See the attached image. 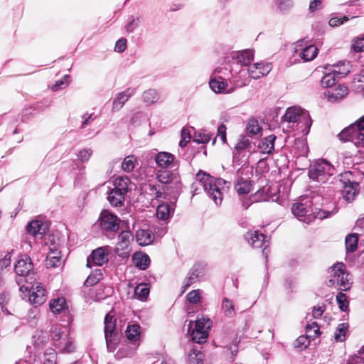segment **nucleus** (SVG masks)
Listing matches in <instances>:
<instances>
[{
    "instance_id": "1",
    "label": "nucleus",
    "mask_w": 364,
    "mask_h": 364,
    "mask_svg": "<svg viewBox=\"0 0 364 364\" xmlns=\"http://www.w3.org/2000/svg\"><path fill=\"white\" fill-rule=\"evenodd\" d=\"M196 181L203 187L204 191L216 205H220L223 198L227 182L220 178H214L200 171L196 174Z\"/></svg>"
},
{
    "instance_id": "2",
    "label": "nucleus",
    "mask_w": 364,
    "mask_h": 364,
    "mask_svg": "<svg viewBox=\"0 0 364 364\" xmlns=\"http://www.w3.org/2000/svg\"><path fill=\"white\" fill-rule=\"evenodd\" d=\"M291 212L299 220L309 223L310 218L324 219L330 215V212L317 208H313L311 201L296 203L292 205Z\"/></svg>"
},
{
    "instance_id": "3",
    "label": "nucleus",
    "mask_w": 364,
    "mask_h": 364,
    "mask_svg": "<svg viewBox=\"0 0 364 364\" xmlns=\"http://www.w3.org/2000/svg\"><path fill=\"white\" fill-rule=\"evenodd\" d=\"M341 141H350L357 146H364V115L338 135Z\"/></svg>"
},
{
    "instance_id": "4",
    "label": "nucleus",
    "mask_w": 364,
    "mask_h": 364,
    "mask_svg": "<svg viewBox=\"0 0 364 364\" xmlns=\"http://www.w3.org/2000/svg\"><path fill=\"white\" fill-rule=\"evenodd\" d=\"M334 173L333 166L327 161L321 159L311 164L309 168V176L310 179L321 183L328 181Z\"/></svg>"
},
{
    "instance_id": "5",
    "label": "nucleus",
    "mask_w": 364,
    "mask_h": 364,
    "mask_svg": "<svg viewBox=\"0 0 364 364\" xmlns=\"http://www.w3.org/2000/svg\"><path fill=\"white\" fill-rule=\"evenodd\" d=\"M102 232L108 238H113L119 230L120 219L107 210H102L97 220Z\"/></svg>"
},
{
    "instance_id": "6",
    "label": "nucleus",
    "mask_w": 364,
    "mask_h": 364,
    "mask_svg": "<svg viewBox=\"0 0 364 364\" xmlns=\"http://www.w3.org/2000/svg\"><path fill=\"white\" fill-rule=\"evenodd\" d=\"M331 278L328 281V286L337 284L341 291H347L350 289L349 274L346 272V266L343 263H337L328 269Z\"/></svg>"
},
{
    "instance_id": "7",
    "label": "nucleus",
    "mask_w": 364,
    "mask_h": 364,
    "mask_svg": "<svg viewBox=\"0 0 364 364\" xmlns=\"http://www.w3.org/2000/svg\"><path fill=\"white\" fill-rule=\"evenodd\" d=\"M116 320L110 314H107L105 317V337L107 343V348L109 351L112 352L116 349L119 341V336L115 330Z\"/></svg>"
},
{
    "instance_id": "8",
    "label": "nucleus",
    "mask_w": 364,
    "mask_h": 364,
    "mask_svg": "<svg viewBox=\"0 0 364 364\" xmlns=\"http://www.w3.org/2000/svg\"><path fill=\"white\" fill-rule=\"evenodd\" d=\"M284 119L288 122H296L299 121H304L306 127L309 129L311 126V119L308 112H304L300 107H291L287 109Z\"/></svg>"
},
{
    "instance_id": "9",
    "label": "nucleus",
    "mask_w": 364,
    "mask_h": 364,
    "mask_svg": "<svg viewBox=\"0 0 364 364\" xmlns=\"http://www.w3.org/2000/svg\"><path fill=\"white\" fill-rule=\"evenodd\" d=\"M109 250L108 246L100 247L93 250L90 257L87 259V266L92 267L94 265L102 266L109 260Z\"/></svg>"
},
{
    "instance_id": "10",
    "label": "nucleus",
    "mask_w": 364,
    "mask_h": 364,
    "mask_svg": "<svg viewBox=\"0 0 364 364\" xmlns=\"http://www.w3.org/2000/svg\"><path fill=\"white\" fill-rule=\"evenodd\" d=\"M246 240L255 248H261L264 247L262 254L267 258V247L269 246V241L266 240L265 235L258 231L248 232L245 235Z\"/></svg>"
},
{
    "instance_id": "11",
    "label": "nucleus",
    "mask_w": 364,
    "mask_h": 364,
    "mask_svg": "<svg viewBox=\"0 0 364 364\" xmlns=\"http://www.w3.org/2000/svg\"><path fill=\"white\" fill-rule=\"evenodd\" d=\"M159 181L164 184H173L177 191L180 188V178L177 173L171 172L166 168H161L157 172Z\"/></svg>"
},
{
    "instance_id": "12",
    "label": "nucleus",
    "mask_w": 364,
    "mask_h": 364,
    "mask_svg": "<svg viewBox=\"0 0 364 364\" xmlns=\"http://www.w3.org/2000/svg\"><path fill=\"white\" fill-rule=\"evenodd\" d=\"M272 70V65L269 63H256L248 67L247 72L252 78L257 80L269 74Z\"/></svg>"
},
{
    "instance_id": "13",
    "label": "nucleus",
    "mask_w": 364,
    "mask_h": 364,
    "mask_svg": "<svg viewBox=\"0 0 364 364\" xmlns=\"http://www.w3.org/2000/svg\"><path fill=\"white\" fill-rule=\"evenodd\" d=\"M348 95V88L344 85H339L331 90H326L323 95L331 103L341 101Z\"/></svg>"
},
{
    "instance_id": "14",
    "label": "nucleus",
    "mask_w": 364,
    "mask_h": 364,
    "mask_svg": "<svg viewBox=\"0 0 364 364\" xmlns=\"http://www.w3.org/2000/svg\"><path fill=\"white\" fill-rule=\"evenodd\" d=\"M136 92V89L133 87H129L124 91L119 92L114 98L112 102V112L119 111L124 104L129 100V99L133 96Z\"/></svg>"
},
{
    "instance_id": "15",
    "label": "nucleus",
    "mask_w": 364,
    "mask_h": 364,
    "mask_svg": "<svg viewBox=\"0 0 364 364\" xmlns=\"http://www.w3.org/2000/svg\"><path fill=\"white\" fill-rule=\"evenodd\" d=\"M46 300V290L41 284H37L30 290L29 301L33 305H41Z\"/></svg>"
},
{
    "instance_id": "16",
    "label": "nucleus",
    "mask_w": 364,
    "mask_h": 364,
    "mask_svg": "<svg viewBox=\"0 0 364 364\" xmlns=\"http://www.w3.org/2000/svg\"><path fill=\"white\" fill-rule=\"evenodd\" d=\"M174 155L166 151L159 152L154 157L156 165L161 168L174 166Z\"/></svg>"
},
{
    "instance_id": "17",
    "label": "nucleus",
    "mask_w": 364,
    "mask_h": 364,
    "mask_svg": "<svg viewBox=\"0 0 364 364\" xmlns=\"http://www.w3.org/2000/svg\"><path fill=\"white\" fill-rule=\"evenodd\" d=\"M325 69L332 72L337 77H343L350 72V63L348 61H341L337 64L328 65Z\"/></svg>"
},
{
    "instance_id": "18",
    "label": "nucleus",
    "mask_w": 364,
    "mask_h": 364,
    "mask_svg": "<svg viewBox=\"0 0 364 364\" xmlns=\"http://www.w3.org/2000/svg\"><path fill=\"white\" fill-rule=\"evenodd\" d=\"M68 333L65 327L54 326L51 328L50 336L53 345L58 348H61L63 341H65Z\"/></svg>"
},
{
    "instance_id": "19",
    "label": "nucleus",
    "mask_w": 364,
    "mask_h": 364,
    "mask_svg": "<svg viewBox=\"0 0 364 364\" xmlns=\"http://www.w3.org/2000/svg\"><path fill=\"white\" fill-rule=\"evenodd\" d=\"M33 263L29 257L18 259L15 264L16 273L19 276H26L33 269Z\"/></svg>"
},
{
    "instance_id": "20",
    "label": "nucleus",
    "mask_w": 364,
    "mask_h": 364,
    "mask_svg": "<svg viewBox=\"0 0 364 364\" xmlns=\"http://www.w3.org/2000/svg\"><path fill=\"white\" fill-rule=\"evenodd\" d=\"M61 264L60 252L55 247L50 248L47 255L45 265L47 268H55Z\"/></svg>"
},
{
    "instance_id": "21",
    "label": "nucleus",
    "mask_w": 364,
    "mask_h": 364,
    "mask_svg": "<svg viewBox=\"0 0 364 364\" xmlns=\"http://www.w3.org/2000/svg\"><path fill=\"white\" fill-rule=\"evenodd\" d=\"M358 186L359 184L356 182L348 181V183H343L341 192L343 198L347 201H352L358 193Z\"/></svg>"
},
{
    "instance_id": "22",
    "label": "nucleus",
    "mask_w": 364,
    "mask_h": 364,
    "mask_svg": "<svg viewBox=\"0 0 364 364\" xmlns=\"http://www.w3.org/2000/svg\"><path fill=\"white\" fill-rule=\"evenodd\" d=\"M242 66H250L254 58V51L250 49L237 52L233 57Z\"/></svg>"
},
{
    "instance_id": "23",
    "label": "nucleus",
    "mask_w": 364,
    "mask_h": 364,
    "mask_svg": "<svg viewBox=\"0 0 364 364\" xmlns=\"http://www.w3.org/2000/svg\"><path fill=\"white\" fill-rule=\"evenodd\" d=\"M28 234L33 236L41 235V237L46 232V227L38 220L31 221L26 227Z\"/></svg>"
},
{
    "instance_id": "24",
    "label": "nucleus",
    "mask_w": 364,
    "mask_h": 364,
    "mask_svg": "<svg viewBox=\"0 0 364 364\" xmlns=\"http://www.w3.org/2000/svg\"><path fill=\"white\" fill-rule=\"evenodd\" d=\"M276 136L271 134L259 141L258 149L262 154H270L274 149Z\"/></svg>"
},
{
    "instance_id": "25",
    "label": "nucleus",
    "mask_w": 364,
    "mask_h": 364,
    "mask_svg": "<svg viewBox=\"0 0 364 364\" xmlns=\"http://www.w3.org/2000/svg\"><path fill=\"white\" fill-rule=\"evenodd\" d=\"M136 239L139 245L146 246L154 241V236L149 230H139L136 232Z\"/></svg>"
},
{
    "instance_id": "26",
    "label": "nucleus",
    "mask_w": 364,
    "mask_h": 364,
    "mask_svg": "<svg viewBox=\"0 0 364 364\" xmlns=\"http://www.w3.org/2000/svg\"><path fill=\"white\" fill-rule=\"evenodd\" d=\"M174 204H168L163 203L158 205L156 210V215L160 220H167L171 214L173 213Z\"/></svg>"
},
{
    "instance_id": "27",
    "label": "nucleus",
    "mask_w": 364,
    "mask_h": 364,
    "mask_svg": "<svg viewBox=\"0 0 364 364\" xmlns=\"http://www.w3.org/2000/svg\"><path fill=\"white\" fill-rule=\"evenodd\" d=\"M133 262L139 269L144 270L150 264V258L146 254L141 252L135 253L133 256Z\"/></svg>"
},
{
    "instance_id": "28",
    "label": "nucleus",
    "mask_w": 364,
    "mask_h": 364,
    "mask_svg": "<svg viewBox=\"0 0 364 364\" xmlns=\"http://www.w3.org/2000/svg\"><path fill=\"white\" fill-rule=\"evenodd\" d=\"M201 274L200 270L198 267H194L191 269L190 272L188 273L187 277L185 279L183 282V293L194 282H196L197 279Z\"/></svg>"
},
{
    "instance_id": "29",
    "label": "nucleus",
    "mask_w": 364,
    "mask_h": 364,
    "mask_svg": "<svg viewBox=\"0 0 364 364\" xmlns=\"http://www.w3.org/2000/svg\"><path fill=\"white\" fill-rule=\"evenodd\" d=\"M137 164L138 160L136 156L134 155H129L123 159L121 167L124 171L130 173L134 171Z\"/></svg>"
},
{
    "instance_id": "30",
    "label": "nucleus",
    "mask_w": 364,
    "mask_h": 364,
    "mask_svg": "<svg viewBox=\"0 0 364 364\" xmlns=\"http://www.w3.org/2000/svg\"><path fill=\"white\" fill-rule=\"evenodd\" d=\"M221 309L226 317L232 318L235 315V304L227 297L223 299Z\"/></svg>"
},
{
    "instance_id": "31",
    "label": "nucleus",
    "mask_w": 364,
    "mask_h": 364,
    "mask_svg": "<svg viewBox=\"0 0 364 364\" xmlns=\"http://www.w3.org/2000/svg\"><path fill=\"white\" fill-rule=\"evenodd\" d=\"M51 311L54 314H60L66 309V301L63 297L53 299L49 304Z\"/></svg>"
},
{
    "instance_id": "32",
    "label": "nucleus",
    "mask_w": 364,
    "mask_h": 364,
    "mask_svg": "<svg viewBox=\"0 0 364 364\" xmlns=\"http://www.w3.org/2000/svg\"><path fill=\"white\" fill-rule=\"evenodd\" d=\"M201 329L199 327V324L192 330L191 332V336L192 340L198 343H203L206 341V339L208 336V332L203 331L204 330Z\"/></svg>"
},
{
    "instance_id": "33",
    "label": "nucleus",
    "mask_w": 364,
    "mask_h": 364,
    "mask_svg": "<svg viewBox=\"0 0 364 364\" xmlns=\"http://www.w3.org/2000/svg\"><path fill=\"white\" fill-rule=\"evenodd\" d=\"M318 50L315 46L310 45L305 47L299 53V56L304 61H311L316 58Z\"/></svg>"
},
{
    "instance_id": "34",
    "label": "nucleus",
    "mask_w": 364,
    "mask_h": 364,
    "mask_svg": "<svg viewBox=\"0 0 364 364\" xmlns=\"http://www.w3.org/2000/svg\"><path fill=\"white\" fill-rule=\"evenodd\" d=\"M150 292L149 287L146 283L139 284L134 289V295L140 301H145Z\"/></svg>"
},
{
    "instance_id": "35",
    "label": "nucleus",
    "mask_w": 364,
    "mask_h": 364,
    "mask_svg": "<svg viewBox=\"0 0 364 364\" xmlns=\"http://www.w3.org/2000/svg\"><path fill=\"white\" fill-rule=\"evenodd\" d=\"M124 194L115 191L114 189H112L107 196V200L112 206H120L124 200Z\"/></svg>"
},
{
    "instance_id": "36",
    "label": "nucleus",
    "mask_w": 364,
    "mask_h": 364,
    "mask_svg": "<svg viewBox=\"0 0 364 364\" xmlns=\"http://www.w3.org/2000/svg\"><path fill=\"white\" fill-rule=\"evenodd\" d=\"M33 344L38 348H42L48 341V336L46 332L37 331L32 337Z\"/></svg>"
},
{
    "instance_id": "37",
    "label": "nucleus",
    "mask_w": 364,
    "mask_h": 364,
    "mask_svg": "<svg viewBox=\"0 0 364 364\" xmlns=\"http://www.w3.org/2000/svg\"><path fill=\"white\" fill-rule=\"evenodd\" d=\"M209 85L211 90L216 93L223 92L228 86L227 82L222 77L211 79Z\"/></svg>"
},
{
    "instance_id": "38",
    "label": "nucleus",
    "mask_w": 364,
    "mask_h": 364,
    "mask_svg": "<svg viewBox=\"0 0 364 364\" xmlns=\"http://www.w3.org/2000/svg\"><path fill=\"white\" fill-rule=\"evenodd\" d=\"M262 127L257 120L251 119L248 121L246 127V133L249 136H257L260 134Z\"/></svg>"
},
{
    "instance_id": "39",
    "label": "nucleus",
    "mask_w": 364,
    "mask_h": 364,
    "mask_svg": "<svg viewBox=\"0 0 364 364\" xmlns=\"http://www.w3.org/2000/svg\"><path fill=\"white\" fill-rule=\"evenodd\" d=\"M128 186L129 179L127 177H119L114 181L113 189L125 195L128 191Z\"/></svg>"
},
{
    "instance_id": "40",
    "label": "nucleus",
    "mask_w": 364,
    "mask_h": 364,
    "mask_svg": "<svg viewBox=\"0 0 364 364\" xmlns=\"http://www.w3.org/2000/svg\"><path fill=\"white\" fill-rule=\"evenodd\" d=\"M132 238V235L130 231H122L118 237L117 246L121 250L128 247L130 240Z\"/></svg>"
},
{
    "instance_id": "41",
    "label": "nucleus",
    "mask_w": 364,
    "mask_h": 364,
    "mask_svg": "<svg viewBox=\"0 0 364 364\" xmlns=\"http://www.w3.org/2000/svg\"><path fill=\"white\" fill-rule=\"evenodd\" d=\"M235 189L238 195L247 194L251 191L252 183L251 181L244 179H240L237 181L235 186Z\"/></svg>"
},
{
    "instance_id": "42",
    "label": "nucleus",
    "mask_w": 364,
    "mask_h": 364,
    "mask_svg": "<svg viewBox=\"0 0 364 364\" xmlns=\"http://www.w3.org/2000/svg\"><path fill=\"white\" fill-rule=\"evenodd\" d=\"M142 98L145 103L151 105L156 102L159 100V95L156 90L149 89L144 92Z\"/></svg>"
},
{
    "instance_id": "43",
    "label": "nucleus",
    "mask_w": 364,
    "mask_h": 364,
    "mask_svg": "<svg viewBox=\"0 0 364 364\" xmlns=\"http://www.w3.org/2000/svg\"><path fill=\"white\" fill-rule=\"evenodd\" d=\"M140 326L139 324L129 325L126 330V335L127 338L132 341H136L140 335Z\"/></svg>"
},
{
    "instance_id": "44",
    "label": "nucleus",
    "mask_w": 364,
    "mask_h": 364,
    "mask_svg": "<svg viewBox=\"0 0 364 364\" xmlns=\"http://www.w3.org/2000/svg\"><path fill=\"white\" fill-rule=\"evenodd\" d=\"M141 22L140 16H130L127 18L125 29L128 33H133L139 26Z\"/></svg>"
},
{
    "instance_id": "45",
    "label": "nucleus",
    "mask_w": 364,
    "mask_h": 364,
    "mask_svg": "<svg viewBox=\"0 0 364 364\" xmlns=\"http://www.w3.org/2000/svg\"><path fill=\"white\" fill-rule=\"evenodd\" d=\"M251 148V143L249 139L246 136H241L237 143L235 146V150L237 153H241L245 150H250Z\"/></svg>"
},
{
    "instance_id": "46",
    "label": "nucleus",
    "mask_w": 364,
    "mask_h": 364,
    "mask_svg": "<svg viewBox=\"0 0 364 364\" xmlns=\"http://www.w3.org/2000/svg\"><path fill=\"white\" fill-rule=\"evenodd\" d=\"M358 238L355 234H350L346 237V247L347 252H353L358 247Z\"/></svg>"
},
{
    "instance_id": "47",
    "label": "nucleus",
    "mask_w": 364,
    "mask_h": 364,
    "mask_svg": "<svg viewBox=\"0 0 364 364\" xmlns=\"http://www.w3.org/2000/svg\"><path fill=\"white\" fill-rule=\"evenodd\" d=\"M348 326L346 323H340L334 333V339L337 342H342L346 339V333Z\"/></svg>"
},
{
    "instance_id": "48",
    "label": "nucleus",
    "mask_w": 364,
    "mask_h": 364,
    "mask_svg": "<svg viewBox=\"0 0 364 364\" xmlns=\"http://www.w3.org/2000/svg\"><path fill=\"white\" fill-rule=\"evenodd\" d=\"M102 277V274L100 269H95L92 272L87 278L85 282V285L87 287H91L98 283Z\"/></svg>"
},
{
    "instance_id": "49",
    "label": "nucleus",
    "mask_w": 364,
    "mask_h": 364,
    "mask_svg": "<svg viewBox=\"0 0 364 364\" xmlns=\"http://www.w3.org/2000/svg\"><path fill=\"white\" fill-rule=\"evenodd\" d=\"M336 77H337L335 74H333L331 71H328L327 73L324 75V76L321 80V85L323 87H331L336 84Z\"/></svg>"
},
{
    "instance_id": "50",
    "label": "nucleus",
    "mask_w": 364,
    "mask_h": 364,
    "mask_svg": "<svg viewBox=\"0 0 364 364\" xmlns=\"http://www.w3.org/2000/svg\"><path fill=\"white\" fill-rule=\"evenodd\" d=\"M203 354L196 349H192L188 354L190 364H203Z\"/></svg>"
},
{
    "instance_id": "51",
    "label": "nucleus",
    "mask_w": 364,
    "mask_h": 364,
    "mask_svg": "<svg viewBox=\"0 0 364 364\" xmlns=\"http://www.w3.org/2000/svg\"><path fill=\"white\" fill-rule=\"evenodd\" d=\"M70 75H65L62 79L57 80L55 83L51 87V89L54 91H57L60 89L66 87L70 84Z\"/></svg>"
},
{
    "instance_id": "52",
    "label": "nucleus",
    "mask_w": 364,
    "mask_h": 364,
    "mask_svg": "<svg viewBox=\"0 0 364 364\" xmlns=\"http://www.w3.org/2000/svg\"><path fill=\"white\" fill-rule=\"evenodd\" d=\"M336 301L342 311H346L348 309V301L344 293L340 292L336 296Z\"/></svg>"
},
{
    "instance_id": "53",
    "label": "nucleus",
    "mask_w": 364,
    "mask_h": 364,
    "mask_svg": "<svg viewBox=\"0 0 364 364\" xmlns=\"http://www.w3.org/2000/svg\"><path fill=\"white\" fill-rule=\"evenodd\" d=\"M198 324H199V327L201 328L200 330H204L203 331L208 332L211 327L212 322L210 318L202 316L200 318H198L195 321V326H197Z\"/></svg>"
},
{
    "instance_id": "54",
    "label": "nucleus",
    "mask_w": 364,
    "mask_h": 364,
    "mask_svg": "<svg viewBox=\"0 0 364 364\" xmlns=\"http://www.w3.org/2000/svg\"><path fill=\"white\" fill-rule=\"evenodd\" d=\"M309 345V340L306 336H301L294 341V347L301 350L306 348Z\"/></svg>"
},
{
    "instance_id": "55",
    "label": "nucleus",
    "mask_w": 364,
    "mask_h": 364,
    "mask_svg": "<svg viewBox=\"0 0 364 364\" xmlns=\"http://www.w3.org/2000/svg\"><path fill=\"white\" fill-rule=\"evenodd\" d=\"M346 364H364V350L363 348L359 351L358 355L350 358Z\"/></svg>"
},
{
    "instance_id": "56",
    "label": "nucleus",
    "mask_w": 364,
    "mask_h": 364,
    "mask_svg": "<svg viewBox=\"0 0 364 364\" xmlns=\"http://www.w3.org/2000/svg\"><path fill=\"white\" fill-rule=\"evenodd\" d=\"M82 123L80 125L81 129L85 128L87 125H89L95 119V117L94 116V113L85 112L81 117Z\"/></svg>"
},
{
    "instance_id": "57",
    "label": "nucleus",
    "mask_w": 364,
    "mask_h": 364,
    "mask_svg": "<svg viewBox=\"0 0 364 364\" xmlns=\"http://www.w3.org/2000/svg\"><path fill=\"white\" fill-rule=\"evenodd\" d=\"M187 300L191 304H198L200 300V290H193L186 296Z\"/></svg>"
},
{
    "instance_id": "58",
    "label": "nucleus",
    "mask_w": 364,
    "mask_h": 364,
    "mask_svg": "<svg viewBox=\"0 0 364 364\" xmlns=\"http://www.w3.org/2000/svg\"><path fill=\"white\" fill-rule=\"evenodd\" d=\"M351 48L355 52L357 53L363 51L364 49V36L355 38L353 41Z\"/></svg>"
},
{
    "instance_id": "59",
    "label": "nucleus",
    "mask_w": 364,
    "mask_h": 364,
    "mask_svg": "<svg viewBox=\"0 0 364 364\" xmlns=\"http://www.w3.org/2000/svg\"><path fill=\"white\" fill-rule=\"evenodd\" d=\"M92 154V150L91 149H83L79 151L77 157L82 162H87Z\"/></svg>"
},
{
    "instance_id": "60",
    "label": "nucleus",
    "mask_w": 364,
    "mask_h": 364,
    "mask_svg": "<svg viewBox=\"0 0 364 364\" xmlns=\"http://www.w3.org/2000/svg\"><path fill=\"white\" fill-rule=\"evenodd\" d=\"M181 139L179 141V146L181 147H184L186 146V144L189 142L191 139L190 133L183 129L181 130Z\"/></svg>"
},
{
    "instance_id": "61",
    "label": "nucleus",
    "mask_w": 364,
    "mask_h": 364,
    "mask_svg": "<svg viewBox=\"0 0 364 364\" xmlns=\"http://www.w3.org/2000/svg\"><path fill=\"white\" fill-rule=\"evenodd\" d=\"M348 18L343 16V17H333L329 20L328 24L331 27L338 26L348 21Z\"/></svg>"
},
{
    "instance_id": "62",
    "label": "nucleus",
    "mask_w": 364,
    "mask_h": 364,
    "mask_svg": "<svg viewBox=\"0 0 364 364\" xmlns=\"http://www.w3.org/2000/svg\"><path fill=\"white\" fill-rule=\"evenodd\" d=\"M43 364H56L57 355L54 350L46 353Z\"/></svg>"
},
{
    "instance_id": "63",
    "label": "nucleus",
    "mask_w": 364,
    "mask_h": 364,
    "mask_svg": "<svg viewBox=\"0 0 364 364\" xmlns=\"http://www.w3.org/2000/svg\"><path fill=\"white\" fill-rule=\"evenodd\" d=\"M127 48V40L125 38L119 39L114 46V50L118 53H122Z\"/></svg>"
},
{
    "instance_id": "64",
    "label": "nucleus",
    "mask_w": 364,
    "mask_h": 364,
    "mask_svg": "<svg viewBox=\"0 0 364 364\" xmlns=\"http://www.w3.org/2000/svg\"><path fill=\"white\" fill-rule=\"evenodd\" d=\"M193 140L198 144H205L210 140V136L208 134H199L198 136H195Z\"/></svg>"
}]
</instances>
